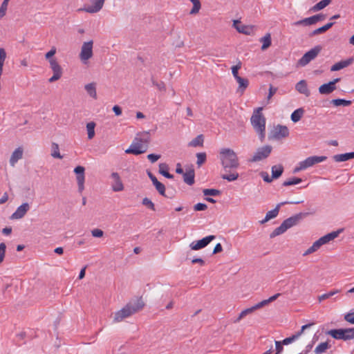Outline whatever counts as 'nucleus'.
Segmentation results:
<instances>
[{
	"instance_id": "1",
	"label": "nucleus",
	"mask_w": 354,
	"mask_h": 354,
	"mask_svg": "<svg viewBox=\"0 0 354 354\" xmlns=\"http://www.w3.org/2000/svg\"><path fill=\"white\" fill-rule=\"evenodd\" d=\"M221 164L225 171L239 167V162L237 154L230 148H222L219 151Z\"/></svg>"
},
{
	"instance_id": "2",
	"label": "nucleus",
	"mask_w": 354,
	"mask_h": 354,
	"mask_svg": "<svg viewBox=\"0 0 354 354\" xmlns=\"http://www.w3.org/2000/svg\"><path fill=\"white\" fill-rule=\"evenodd\" d=\"M149 142V132L145 131L138 133L130 147L126 149L125 153L134 155L143 153L147 150Z\"/></svg>"
},
{
	"instance_id": "3",
	"label": "nucleus",
	"mask_w": 354,
	"mask_h": 354,
	"mask_svg": "<svg viewBox=\"0 0 354 354\" xmlns=\"http://www.w3.org/2000/svg\"><path fill=\"white\" fill-rule=\"evenodd\" d=\"M343 232V229H339L337 231H333L330 232L322 237H320L318 240L315 241L313 245L305 251L303 254V256L309 255L313 252L317 251L322 245L328 243L330 241L334 240L337 238L339 234Z\"/></svg>"
},
{
	"instance_id": "4",
	"label": "nucleus",
	"mask_w": 354,
	"mask_h": 354,
	"mask_svg": "<svg viewBox=\"0 0 354 354\" xmlns=\"http://www.w3.org/2000/svg\"><path fill=\"white\" fill-rule=\"evenodd\" d=\"M262 108H259L254 112L251 117V124L259 134L261 140L265 138L266 131V119L261 113Z\"/></svg>"
},
{
	"instance_id": "5",
	"label": "nucleus",
	"mask_w": 354,
	"mask_h": 354,
	"mask_svg": "<svg viewBox=\"0 0 354 354\" xmlns=\"http://www.w3.org/2000/svg\"><path fill=\"white\" fill-rule=\"evenodd\" d=\"M93 41L89 40L88 41L83 42L80 53L79 55L80 59L83 64H86L88 61L93 55Z\"/></svg>"
},
{
	"instance_id": "6",
	"label": "nucleus",
	"mask_w": 354,
	"mask_h": 354,
	"mask_svg": "<svg viewBox=\"0 0 354 354\" xmlns=\"http://www.w3.org/2000/svg\"><path fill=\"white\" fill-rule=\"evenodd\" d=\"M106 0H89L90 4H86L83 8L77 10L78 12H86L89 14L99 12L103 8Z\"/></svg>"
},
{
	"instance_id": "7",
	"label": "nucleus",
	"mask_w": 354,
	"mask_h": 354,
	"mask_svg": "<svg viewBox=\"0 0 354 354\" xmlns=\"http://www.w3.org/2000/svg\"><path fill=\"white\" fill-rule=\"evenodd\" d=\"M322 50L321 46H316L306 52L298 61L297 64L300 66H305L312 60L315 59Z\"/></svg>"
},
{
	"instance_id": "8",
	"label": "nucleus",
	"mask_w": 354,
	"mask_h": 354,
	"mask_svg": "<svg viewBox=\"0 0 354 354\" xmlns=\"http://www.w3.org/2000/svg\"><path fill=\"white\" fill-rule=\"evenodd\" d=\"M272 147L266 145L257 149L251 159L250 162H258L262 160L269 156L272 151Z\"/></svg>"
},
{
	"instance_id": "9",
	"label": "nucleus",
	"mask_w": 354,
	"mask_h": 354,
	"mask_svg": "<svg viewBox=\"0 0 354 354\" xmlns=\"http://www.w3.org/2000/svg\"><path fill=\"white\" fill-rule=\"evenodd\" d=\"M133 314L131 309V304L126 305L121 310L117 311L114 314L113 322L115 323L120 322L125 318H127Z\"/></svg>"
},
{
	"instance_id": "10",
	"label": "nucleus",
	"mask_w": 354,
	"mask_h": 354,
	"mask_svg": "<svg viewBox=\"0 0 354 354\" xmlns=\"http://www.w3.org/2000/svg\"><path fill=\"white\" fill-rule=\"evenodd\" d=\"M76 175V180L79 192L82 193L84 189L85 168L83 166H77L74 169Z\"/></svg>"
},
{
	"instance_id": "11",
	"label": "nucleus",
	"mask_w": 354,
	"mask_h": 354,
	"mask_svg": "<svg viewBox=\"0 0 354 354\" xmlns=\"http://www.w3.org/2000/svg\"><path fill=\"white\" fill-rule=\"evenodd\" d=\"M110 178L111 180V189L113 192H120L124 190V186L118 173L112 172L110 175Z\"/></svg>"
},
{
	"instance_id": "12",
	"label": "nucleus",
	"mask_w": 354,
	"mask_h": 354,
	"mask_svg": "<svg viewBox=\"0 0 354 354\" xmlns=\"http://www.w3.org/2000/svg\"><path fill=\"white\" fill-rule=\"evenodd\" d=\"M326 159H327V157L324 156H313L308 157L304 160L300 162L301 168L306 169L308 167L313 166L314 165H315L317 163L324 162Z\"/></svg>"
},
{
	"instance_id": "13",
	"label": "nucleus",
	"mask_w": 354,
	"mask_h": 354,
	"mask_svg": "<svg viewBox=\"0 0 354 354\" xmlns=\"http://www.w3.org/2000/svg\"><path fill=\"white\" fill-rule=\"evenodd\" d=\"M325 18L324 15L318 14L313 15L310 17H307L305 19H303L301 20L297 21L293 24L295 26H308L313 24H315L317 22L319 21L324 20Z\"/></svg>"
},
{
	"instance_id": "14",
	"label": "nucleus",
	"mask_w": 354,
	"mask_h": 354,
	"mask_svg": "<svg viewBox=\"0 0 354 354\" xmlns=\"http://www.w3.org/2000/svg\"><path fill=\"white\" fill-rule=\"evenodd\" d=\"M215 239V236L209 235L204 237L203 239L192 241L189 244V248L192 250H198L206 247L212 241Z\"/></svg>"
},
{
	"instance_id": "15",
	"label": "nucleus",
	"mask_w": 354,
	"mask_h": 354,
	"mask_svg": "<svg viewBox=\"0 0 354 354\" xmlns=\"http://www.w3.org/2000/svg\"><path fill=\"white\" fill-rule=\"evenodd\" d=\"M289 136V129L286 126L278 124L274 127L272 137L276 140H281Z\"/></svg>"
},
{
	"instance_id": "16",
	"label": "nucleus",
	"mask_w": 354,
	"mask_h": 354,
	"mask_svg": "<svg viewBox=\"0 0 354 354\" xmlns=\"http://www.w3.org/2000/svg\"><path fill=\"white\" fill-rule=\"evenodd\" d=\"M233 27L240 33L250 35L254 32V26L242 24L239 20L233 21Z\"/></svg>"
},
{
	"instance_id": "17",
	"label": "nucleus",
	"mask_w": 354,
	"mask_h": 354,
	"mask_svg": "<svg viewBox=\"0 0 354 354\" xmlns=\"http://www.w3.org/2000/svg\"><path fill=\"white\" fill-rule=\"evenodd\" d=\"M30 208V205L28 203H24L19 206L15 212L11 215L12 219H21L29 211Z\"/></svg>"
},
{
	"instance_id": "18",
	"label": "nucleus",
	"mask_w": 354,
	"mask_h": 354,
	"mask_svg": "<svg viewBox=\"0 0 354 354\" xmlns=\"http://www.w3.org/2000/svg\"><path fill=\"white\" fill-rule=\"evenodd\" d=\"M23 154L24 149L22 147L16 148L12 153L9 160L10 166L12 167H15L17 162L23 158Z\"/></svg>"
},
{
	"instance_id": "19",
	"label": "nucleus",
	"mask_w": 354,
	"mask_h": 354,
	"mask_svg": "<svg viewBox=\"0 0 354 354\" xmlns=\"http://www.w3.org/2000/svg\"><path fill=\"white\" fill-rule=\"evenodd\" d=\"M286 203H288V202H284V203H279V204H278L276 206V207L274 209H272L270 211H268L266 213L265 218L260 221V223L261 224H264L266 222H268V221H270V219L277 217L278 214H279L280 207L282 205L286 204Z\"/></svg>"
},
{
	"instance_id": "20",
	"label": "nucleus",
	"mask_w": 354,
	"mask_h": 354,
	"mask_svg": "<svg viewBox=\"0 0 354 354\" xmlns=\"http://www.w3.org/2000/svg\"><path fill=\"white\" fill-rule=\"evenodd\" d=\"M295 89L301 94L304 95L306 97H308L310 95V92L308 88L306 80H300L295 85Z\"/></svg>"
},
{
	"instance_id": "21",
	"label": "nucleus",
	"mask_w": 354,
	"mask_h": 354,
	"mask_svg": "<svg viewBox=\"0 0 354 354\" xmlns=\"http://www.w3.org/2000/svg\"><path fill=\"white\" fill-rule=\"evenodd\" d=\"M84 89L88 95L93 100L97 98V84L95 82H91L84 85Z\"/></svg>"
},
{
	"instance_id": "22",
	"label": "nucleus",
	"mask_w": 354,
	"mask_h": 354,
	"mask_svg": "<svg viewBox=\"0 0 354 354\" xmlns=\"http://www.w3.org/2000/svg\"><path fill=\"white\" fill-rule=\"evenodd\" d=\"M353 62V58H349L346 60H342L333 64L331 68V71H337L350 66Z\"/></svg>"
},
{
	"instance_id": "23",
	"label": "nucleus",
	"mask_w": 354,
	"mask_h": 354,
	"mask_svg": "<svg viewBox=\"0 0 354 354\" xmlns=\"http://www.w3.org/2000/svg\"><path fill=\"white\" fill-rule=\"evenodd\" d=\"M336 89V86H333V83L330 82L324 84L319 87V92L322 95H328L333 92Z\"/></svg>"
},
{
	"instance_id": "24",
	"label": "nucleus",
	"mask_w": 354,
	"mask_h": 354,
	"mask_svg": "<svg viewBox=\"0 0 354 354\" xmlns=\"http://www.w3.org/2000/svg\"><path fill=\"white\" fill-rule=\"evenodd\" d=\"M335 162H345L350 159L354 158V151L350 153H345L342 154H337L333 157Z\"/></svg>"
},
{
	"instance_id": "25",
	"label": "nucleus",
	"mask_w": 354,
	"mask_h": 354,
	"mask_svg": "<svg viewBox=\"0 0 354 354\" xmlns=\"http://www.w3.org/2000/svg\"><path fill=\"white\" fill-rule=\"evenodd\" d=\"M194 171L190 169L189 171L183 174V180L185 183L192 185L194 183Z\"/></svg>"
},
{
	"instance_id": "26",
	"label": "nucleus",
	"mask_w": 354,
	"mask_h": 354,
	"mask_svg": "<svg viewBox=\"0 0 354 354\" xmlns=\"http://www.w3.org/2000/svg\"><path fill=\"white\" fill-rule=\"evenodd\" d=\"M326 334L330 335L334 339H343L344 340L343 328L332 329V330H328L326 332Z\"/></svg>"
},
{
	"instance_id": "27",
	"label": "nucleus",
	"mask_w": 354,
	"mask_h": 354,
	"mask_svg": "<svg viewBox=\"0 0 354 354\" xmlns=\"http://www.w3.org/2000/svg\"><path fill=\"white\" fill-rule=\"evenodd\" d=\"M237 83L239 84V88L237 89L238 92L243 93L244 91L247 88L249 84V82L247 79L243 78L241 77L236 79Z\"/></svg>"
},
{
	"instance_id": "28",
	"label": "nucleus",
	"mask_w": 354,
	"mask_h": 354,
	"mask_svg": "<svg viewBox=\"0 0 354 354\" xmlns=\"http://www.w3.org/2000/svg\"><path fill=\"white\" fill-rule=\"evenodd\" d=\"M331 2V0H322L313 6L310 10L313 12H317L319 10H321L326 8L327 6H328Z\"/></svg>"
},
{
	"instance_id": "29",
	"label": "nucleus",
	"mask_w": 354,
	"mask_h": 354,
	"mask_svg": "<svg viewBox=\"0 0 354 354\" xmlns=\"http://www.w3.org/2000/svg\"><path fill=\"white\" fill-rule=\"evenodd\" d=\"M283 171V167L281 165H277L272 167V178L276 179L279 178Z\"/></svg>"
},
{
	"instance_id": "30",
	"label": "nucleus",
	"mask_w": 354,
	"mask_h": 354,
	"mask_svg": "<svg viewBox=\"0 0 354 354\" xmlns=\"http://www.w3.org/2000/svg\"><path fill=\"white\" fill-rule=\"evenodd\" d=\"M168 165L165 163H160L159 165V172L163 176H165L167 178L171 179L174 178V176L172 174H170L168 172Z\"/></svg>"
},
{
	"instance_id": "31",
	"label": "nucleus",
	"mask_w": 354,
	"mask_h": 354,
	"mask_svg": "<svg viewBox=\"0 0 354 354\" xmlns=\"http://www.w3.org/2000/svg\"><path fill=\"white\" fill-rule=\"evenodd\" d=\"M299 220V217L297 216H292L290 217L285 221H283V225L286 227V229H289L292 227V226L295 225L297 224V222Z\"/></svg>"
},
{
	"instance_id": "32",
	"label": "nucleus",
	"mask_w": 354,
	"mask_h": 354,
	"mask_svg": "<svg viewBox=\"0 0 354 354\" xmlns=\"http://www.w3.org/2000/svg\"><path fill=\"white\" fill-rule=\"evenodd\" d=\"M330 347L328 342H322L317 346L315 349L316 354H322L326 351Z\"/></svg>"
},
{
	"instance_id": "33",
	"label": "nucleus",
	"mask_w": 354,
	"mask_h": 354,
	"mask_svg": "<svg viewBox=\"0 0 354 354\" xmlns=\"http://www.w3.org/2000/svg\"><path fill=\"white\" fill-rule=\"evenodd\" d=\"M304 114V110L301 108L297 109L294 111L291 114V120L294 122L299 121Z\"/></svg>"
},
{
	"instance_id": "34",
	"label": "nucleus",
	"mask_w": 354,
	"mask_h": 354,
	"mask_svg": "<svg viewBox=\"0 0 354 354\" xmlns=\"http://www.w3.org/2000/svg\"><path fill=\"white\" fill-rule=\"evenodd\" d=\"M333 24H334V23H333V22L328 23L326 25L323 26L322 27H320V28L313 30L312 32V33L310 34V35L313 36V35H319V34H321L322 32H324L326 30H328V29H330L333 26Z\"/></svg>"
},
{
	"instance_id": "35",
	"label": "nucleus",
	"mask_w": 354,
	"mask_h": 354,
	"mask_svg": "<svg viewBox=\"0 0 354 354\" xmlns=\"http://www.w3.org/2000/svg\"><path fill=\"white\" fill-rule=\"evenodd\" d=\"M49 62L50 68L53 73H62V69L59 63L56 59H50Z\"/></svg>"
},
{
	"instance_id": "36",
	"label": "nucleus",
	"mask_w": 354,
	"mask_h": 354,
	"mask_svg": "<svg viewBox=\"0 0 354 354\" xmlns=\"http://www.w3.org/2000/svg\"><path fill=\"white\" fill-rule=\"evenodd\" d=\"M51 156L55 158L62 159L63 156L59 153L58 144L53 142L51 145Z\"/></svg>"
},
{
	"instance_id": "37",
	"label": "nucleus",
	"mask_w": 354,
	"mask_h": 354,
	"mask_svg": "<svg viewBox=\"0 0 354 354\" xmlns=\"http://www.w3.org/2000/svg\"><path fill=\"white\" fill-rule=\"evenodd\" d=\"M262 43L261 49L263 50L267 49L271 45V36L270 34H266L261 39Z\"/></svg>"
},
{
	"instance_id": "38",
	"label": "nucleus",
	"mask_w": 354,
	"mask_h": 354,
	"mask_svg": "<svg viewBox=\"0 0 354 354\" xmlns=\"http://www.w3.org/2000/svg\"><path fill=\"white\" fill-rule=\"evenodd\" d=\"M95 123L93 122H88L86 124L88 138L89 140L92 139L95 136Z\"/></svg>"
},
{
	"instance_id": "39",
	"label": "nucleus",
	"mask_w": 354,
	"mask_h": 354,
	"mask_svg": "<svg viewBox=\"0 0 354 354\" xmlns=\"http://www.w3.org/2000/svg\"><path fill=\"white\" fill-rule=\"evenodd\" d=\"M239 175L236 171H232L230 174H223L221 178L224 180H227L228 182H232L238 179Z\"/></svg>"
},
{
	"instance_id": "40",
	"label": "nucleus",
	"mask_w": 354,
	"mask_h": 354,
	"mask_svg": "<svg viewBox=\"0 0 354 354\" xmlns=\"http://www.w3.org/2000/svg\"><path fill=\"white\" fill-rule=\"evenodd\" d=\"M332 103L335 106H350L352 102L351 100H346L344 99H334L332 100Z\"/></svg>"
},
{
	"instance_id": "41",
	"label": "nucleus",
	"mask_w": 354,
	"mask_h": 354,
	"mask_svg": "<svg viewBox=\"0 0 354 354\" xmlns=\"http://www.w3.org/2000/svg\"><path fill=\"white\" fill-rule=\"evenodd\" d=\"M287 230L286 227L283 225V223L280 225L278 227H277L271 234L270 237L274 238L277 236L282 234Z\"/></svg>"
},
{
	"instance_id": "42",
	"label": "nucleus",
	"mask_w": 354,
	"mask_h": 354,
	"mask_svg": "<svg viewBox=\"0 0 354 354\" xmlns=\"http://www.w3.org/2000/svg\"><path fill=\"white\" fill-rule=\"evenodd\" d=\"M344 340H349L354 339V328H345L343 329Z\"/></svg>"
},
{
	"instance_id": "43",
	"label": "nucleus",
	"mask_w": 354,
	"mask_h": 354,
	"mask_svg": "<svg viewBox=\"0 0 354 354\" xmlns=\"http://www.w3.org/2000/svg\"><path fill=\"white\" fill-rule=\"evenodd\" d=\"M203 143V137L202 135H199L197 137H196L194 139H193L189 143V146H191V147L202 146Z\"/></svg>"
},
{
	"instance_id": "44",
	"label": "nucleus",
	"mask_w": 354,
	"mask_h": 354,
	"mask_svg": "<svg viewBox=\"0 0 354 354\" xmlns=\"http://www.w3.org/2000/svg\"><path fill=\"white\" fill-rule=\"evenodd\" d=\"M302 181V180L299 178L294 177L292 178H290L286 181L283 182V186H290V185H295L300 183Z\"/></svg>"
},
{
	"instance_id": "45",
	"label": "nucleus",
	"mask_w": 354,
	"mask_h": 354,
	"mask_svg": "<svg viewBox=\"0 0 354 354\" xmlns=\"http://www.w3.org/2000/svg\"><path fill=\"white\" fill-rule=\"evenodd\" d=\"M10 0H3L0 6V19L3 18L6 15V11L8 7Z\"/></svg>"
},
{
	"instance_id": "46",
	"label": "nucleus",
	"mask_w": 354,
	"mask_h": 354,
	"mask_svg": "<svg viewBox=\"0 0 354 354\" xmlns=\"http://www.w3.org/2000/svg\"><path fill=\"white\" fill-rule=\"evenodd\" d=\"M144 302L142 299H138L134 304H131V309L133 310V314L138 310H141L144 306Z\"/></svg>"
},
{
	"instance_id": "47",
	"label": "nucleus",
	"mask_w": 354,
	"mask_h": 354,
	"mask_svg": "<svg viewBox=\"0 0 354 354\" xmlns=\"http://www.w3.org/2000/svg\"><path fill=\"white\" fill-rule=\"evenodd\" d=\"M253 311L252 307L246 308L241 312L239 317L234 320V322H239L241 319L245 317L247 315L252 313Z\"/></svg>"
},
{
	"instance_id": "48",
	"label": "nucleus",
	"mask_w": 354,
	"mask_h": 354,
	"mask_svg": "<svg viewBox=\"0 0 354 354\" xmlns=\"http://www.w3.org/2000/svg\"><path fill=\"white\" fill-rule=\"evenodd\" d=\"M299 338V335H297V333L292 335V336L289 337H286L285 338L283 341H282V344L283 345H288L290 344H292V342H294L295 341H296L297 339H298Z\"/></svg>"
},
{
	"instance_id": "49",
	"label": "nucleus",
	"mask_w": 354,
	"mask_h": 354,
	"mask_svg": "<svg viewBox=\"0 0 354 354\" xmlns=\"http://www.w3.org/2000/svg\"><path fill=\"white\" fill-rule=\"evenodd\" d=\"M338 292H339V290H334L330 291L327 293L323 294L319 297V301H321L322 300L330 298V297L335 295V294H337Z\"/></svg>"
},
{
	"instance_id": "50",
	"label": "nucleus",
	"mask_w": 354,
	"mask_h": 354,
	"mask_svg": "<svg viewBox=\"0 0 354 354\" xmlns=\"http://www.w3.org/2000/svg\"><path fill=\"white\" fill-rule=\"evenodd\" d=\"M196 158H197L196 163H197L198 166L200 167L206 160V153L204 152L198 153H196Z\"/></svg>"
},
{
	"instance_id": "51",
	"label": "nucleus",
	"mask_w": 354,
	"mask_h": 354,
	"mask_svg": "<svg viewBox=\"0 0 354 354\" xmlns=\"http://www.w3.org/2000/svg\"><path fill=\"white\" fill-rule=\"evenodd\" d=\"M142 203L143 205L146 206L149 209L154 211L155 210V205L154 203L148 198H144L142 199Z\"/></svg>"
},
{
	"instance_id": "52",
	"label": "nucleus",
	"mask_w": 354,
	"mask_h": 354,
	"mask_svg": "<svg viewBox=\"0 0 354 354\" xmlns=\"http://www.w3.org/2000/svg\"><path fill=\"white\" fill-rule=\"evenodd\" d=\"M205 196H218L220 194V191L215 189H205L203 191Z\"/></svg>"
},
{
	"instance_id": "53",
	"label": "nucleus",
	"mask_w": 354,
	"mask_h": 354,
	"mask_svg": "<svg viewBox=\"0 0 354 354\" xmlns=\"http://www.w3.org/2000/svg\"><path fill=\"white\" fill-rule=\"evenodd\" d=\"M241 68V62H239L236 65L233 66L232 67V73L234 77L235 78V80L240 77L239 75L238 72Z\"/></svg>"
},
{
	"instance_id": "54",
	"label": "nucleus",
	"mask_w": 354,
	"mask_h": 354,
	"mask_svg": "<svg viewBox=\"0 0 354 354\" xmlns=\"http://www.w3.org/2000/svg\"><path fill=\"white\" fill-rule=\"evenodd\" d=\"M57 49L55 47H52L51 49L45 54V58L50 62V59H56L53 57L55 55Z\"/></svg>"
},
{
	"instance_id": "55",
	"label": "nucleus",
	"mask_w": 354,
	"mask_h": 354,
	"mask_svg": "<svg viewBox=\"0 0 354 354\" xmlns=\"http://www.w3.org/2000/svg\"><path fill=\"white\" fill-rule=\"evenodd\" d=\"M155 187L160 195L165 196V187L162 183L158 182Z\"/></svg>"
},
{
	"instance_id": "56",
	"label": "nucleus",
	"mask_w": 354,
	"mask_h": 354,
	"mask_svg": "<svg viewBox=\"0 0 354 354\" xmlns=\"http://www.w3.org/2000/svg\"><path fill=\"white\" fill-rule=\"evenodd\" d=\"M6 245L4 243H0V264L3 262L6 254Z\"/></svg>"
},
{
	"instance_id": "57",
	"label": "nucleus",
	"mask_w": 354,
	"mask_h": 354,
	"mask_svg": "<svg viewBox=\"0 0 354 354\" xmlns=\"http://www.w3.org/2000/svg\"><path fill=\"white\" fill-rule=\"evenodd\" d=\"M207 208V206L205 203H198L194 206L195 211H203Z\"/></svg>"
},
{
	"instance_id": "58",
	"label": "nucleus",
	"mask_w": 354,
	"mask_h": 354,
	"mask_svg": "<svg viewBox=\"0 0 354 354\" xmlns=\"http://www.w3.org/2000/svg\"><path fill=\"white\" fill-rule=\"evenodd\" d=\"M147 158L151 162L154 163L160 158V155L150 153L147 156Z\"/></svg>"
},
{
	"instance_id": "59",
	"label": "nucleus",
	"mask_w": 354,
	"mask_h": 354,
	"mask_svg": "<svg viewBox=\"0 0 354 354\" xmlns=\"http://www.w3.org/2000/svg\"><path fill=\"white\" fill-rule=\"evenodd\" d=\"M91 234L94 237L100 238L102 237L104 234V232L102 230L100 229H94L91 231Z\"/></svg>"
},
{
	"instance_id": "60",
	"label": "nucleus",
	"mask_w": 354,
	"mask_h": 354,
	"mask_svg": "<svg viewBox=\"0 0 354 354\" xmlns=\"http://www.w3.org/2000/svg\"><path fill=\"white\" fill-rule=\"evenodd\" d=\"M261 176L263 178V180L267 183H270L272 181V176L270 177L268 174L265 171H262L261 173Z\"/></svg>"
},
{
	"instance_id": "61",
	"label": "nucleus",
	"mask_w": 354,
	"mask_h": 354,
	"mask_svg": "<svg viewBox=\"0 0 354 354\" xmlns=\"http://www.w3.org/2000/svg\"><path fill=\"white\" fill-rule=\"evenodd\" d=\"M62 73H53V76L48 80L49 82H54L61 78Z\"/></svg>"
},
{
	"instance_id": "62",
	"label": "nucleus",
	"mask_w": 354,
	"mask_h": 354,
	"mask_svg": "<svg viewBox=\"0 0 354 354\" xmlns=\"http://www.w3.org/2000/svg\"><path fill=\"white\" fill-rule=\"evenodd\" d=\"M314 324H315L314 323H309V324L302 326L301 330L299 332H297V334L299 335V337H300L304 333V331L306 329L310 328Z\"/></svg>"
},
{
	"instance_id": "63",
	"label": "nucleus",
	"mask_w": 354,
	"mask_h": 354,
	"mask_svg": "<svg viewBox=\"0 0 354 354\" xmlns=\"http://www.w3.org/2000/svg\"><path fill=\"white\" fill-rule=\"evenodd\" d=\"M344 319L348 322L354 324V313H348L345 315Z\"/></svg>"
},
{
	"instance_id": "64",
	"label": "nucleus",
	"mask_w": 354,
	"mask_h": 354,
	"mask_svg": "<svg viewBox=\"0 0 354 354\" xmlns=\"http://www.w3.org/2000/svg\"><path fill=\"white\" fill-rule=\"evenodd\" d=\"M153 84L154 86H156L157 87V88L160 91H165V89H166L165 85L164 82H153Z\"/></svg>"
}]
</instances>
